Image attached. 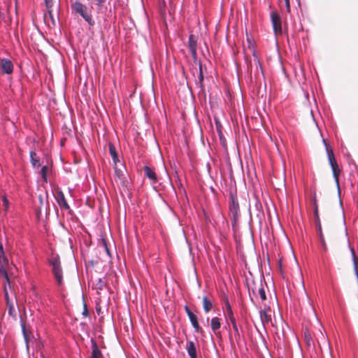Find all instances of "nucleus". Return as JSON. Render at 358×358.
<instances>
[{
  "mask_svg": "<svg viewBox=\"0 0 358 358\" xmlns=\"http://www.w3.org/2000/svg\"><path fill=\"white\" fill-rule=\"evenodd\" d=\"M48 263L51 266V271L56 281V284L59 287L64 285V273L62 267L59 256L52 254L48 258Z\"/></svg>",
  "mask_w": 358,
  "mask_h": 358,
  "instance_id": "obj_1",
  "label": "nucleus"
},
{
  "mask_svg": "<svg viewBox=\"0 0 358 358\" xmlns=\"http://www.w3.org/2000/svg\"><path fill=\"white\" fill-rule=\"evenodd\" d=\"M71 8L73 13L81 16L90 26L94 24V20L92 17V10L85 4L80 1H76L71 4Z\"/></svg>",
  "mask_w": 358,
  "mask_h": 358,
  "instance_id": "obj_2",
  "label": "nucleus"
},
{
  "mask_svg": "<svg viewBox=\"0 0 358 358\" xmlns=\"http://www.w3.org/2000/svg\"><path fill=\"white\" fill-rule=\"evenodd\" d=\"M322 141L326 148L328 160H329V164L331 166V168L332 169L334 178H335V180H336L338 187H339L338 176L340 174V169H339L337 162L335 159L332 149L329 148V146L328 145L325 139H323Z\"/></svg>",
  "mask_w": 358,
  "mask_h": 358,
  "instance_id": "obj_3",
  "label": "nucleus"
},
{
  "mask_svg": "<svg viewBox=\"0 0 358 358\" xmlns=\"http://www.w3.org/2000/svg\"><path fill=\"white\" fill-rule=\"evenodd\" d=\"M271 19L275 34H280L282 33V27L280 15L276 12H271Z\"/></svg>",
  "mask_w": 358,
  "mask_h": 358,
  "instance_id": "obj_4",
  "label": "nucleus"
},
{
  "mask_svg": "<svg viewBox=\"0 0 358 358\" xmlns=\"http://www.w3.org/2000/svg\"><path fill=\"white\" fill-rule=\"evenodd\" d=\"M229 213L234 220H236L239 215V205L237 198L231 196V203L229 205Z\"/></svg>",
  "mask_w": 358,
  "mask_h": 358,
  "instance_id": "obj_5",
  "label": "nucleus"
},
{
  "mask_svg": "<svg viewBox=\"0 0 358 358\" xmlns=\"http://www.w3.org/2000/svg\"><path fill=\"white\" fill-rule=\"evenodd\" d=\"M0 67L3 74H11L13 73V64L9 59H0Z\"/></svg>",
  "mask_w": 358,
  "mask_h": 358,
  "instance_id": "obj_6",
  "label": "nucleus"
},
{
  "mask_svg": "<svg viewBox=\"0 0 358 358\" xmlns=\"http://www.w3.org/2000/svg\"><path fill=\"white\" fill-rule=\"evenodd\" d=\"M259 317L264 325L268 324L271 322V313L270 308L259 310Z\"/></svg>",
  "mask_w": 358,
  "mask_h": 358,
  "instance_id": "obj_7",
  "label": "nucleus"
},
{
  "mask_svg": "<svg viewBox=\"0 0 358 358\" xmlns=\"http://www.w3.org/2000/svg\"><path fill=\"white\" fill-rule=\"evenodd\" d=\"M4 296L6 301V305L8 308V314L12 315L15 312L14 300L10 298L6 286L4 287Z\"/></svg>",
  "mask_w": 358,
  "mask_h": 358,
  "instance_id": "obj_8",
  "label": "nucleus"
},
{
  "mask_svg": "<svg viewBox=\"0 0 358 358\" xmlns=\"http://www.w3.org/2000/svg\"><path fill=\"white\" fill-rule=\"evenodd\" d=\"M188 48L194 59L196 58V40L193 35L189 36Z\"/></svg>",
  "mask_w": 358,
  "mask_h": 358,
  "instance_id": "obj_9",
  "label": "nucleus"
},
{
  "mask_svg": "<svg viewBox=\"0 0 358 358\" xmlns=\"http://www.w3.org/2000/svg\"><path fill=\"white\" fill-rule=\"evenodd\" d=\"M221 323L217 317H214L210 320V327L215 335L220 336V332L218 330L220 329Z\"/></svg>",
  "mask_w": 358,
  "mask_h": 358,
  "instance_id": "obj_10",
  "label": "nucleus"
},
{
  "mask_svg": "<svg viewBox=\"0 0 358 358\" xmlns=\"http://www.w3.org/2000/svg\"><path fill=\"white\" fill-rule=\"evenodd\" d=\"M187 350L190 358L197 357L196 346L193 341H189L187 343Z\"/></svg>",
  "mask_w": 358,
  "mask_h": 358,
  "instance_id": "obj_11",
  "label": "nucleus"
},
{
  "mask_svg": "<svg viewBox=\"0 0 358 358\" xmlns=\"http://www.w3.org/2000/svg\"><path fill=\"white\" fill-rule=\"evenodd\" d=\"M189 319L190 320V322L193 327V328L194 329V331L195 332H199L201 331V327L199 326V324L198 322V320H197V317L195 314H192L191 315H189Z\"/></svg>",
  "mask_w": 358,
  "mask_h": 358,
  "instance_id": "obj_12",
  "label": "nucleus"
},
{
  "mask_svg": "<svg viewBox=\"0 0 358 358\" xmlns=\"http://www.w3.org/2000/svg\"><path fill=\"white\" fill-rule=\"evenodd\" d=\"M92 358H103L96 342L92 341Z\"/></svg>",
  "mask_w": 358,
  "mask_h": 358,
  "instance_id": "obj_13",
  "label": "nucleus"
},
{
  "mask_svg": "<svg viewBox=\"0 0 358 358\" xmlns=\"http://www.w3.org/2000/svg\"><path fill=\"white\" fill-rule=\"evenodd\" d=\"M144 171H145V174L150 180H151L154 182H155L157 181V176H156L155 171L152 169L150 168L149 166H145L144 168Z\"/></svg>",
  "mask_w": 358,
  "mask_h": 358,
  "instance_id": "obj_14",
  "label": "nucleus"
},
{
  "mask_svg": "<svg viewBox=\"0 0 358 358\" xmlns=\"http://www.w3.org/2000/svg\"><path fill=\"white\" fill-rule=\"evenodd\" d=\"M106 285L105 281L101 279V278H95L92 282V287L93 288L101 290L104 286Z\"/></svg>",
  "mask_w": 358,
  "mask_h": 358,
  "instance_id": "obj_15",
  "label": "nucleus"
},
{
  "mask_svg": "<svg viewBox=\"0 0 358 358\" xmlns=\"http://www.w3.org/2000/svg\"><path fill=\"white\" fill-rule=\"evenodd\" d=\"M202 301L203 310L206 313H208L213 308V303L206 296L203 297Z\"/></svg>",
  "mask_w": 358,
  "mask_h": 358,
  "instance_id": "obj_16",
  "label": "nucleus"
},
{
  "mask_svg": "<svg viewBox=\"0 0 358 358\" xmlns=\"http://www.w3.org/2000/svg\"><path fill=\"white\" fill-rule=\"evenodd\" d=\"M108 147H109V152L113 159V163L115 164V165H117V163L119 162V159H118L116 150H115V147L112 143H110Z\"/></svg>",
  "mask_w": 358,
  "mask_h": 358,
  "instance_id": "obj_17",
  "label": "nucleus"
},
{
  "mask_svg": "<svg viewBox=\"0 0 358 358\" xmlns=\"http://www.w3.org/2000/svg\"><path fill=\"white\" fill-rule=\"evenodd\" d=\"M31 162L34 167H38L40 166V159L34 151L30 152Z\"/></svg>",
  "mask_w": 358,
  "mask_h": 358,
  "instance_id": "obj_18",
  "label": "nucleus"
},
{
  "mask_svg": "<svg viewBox=\"0 0 358 358\" xmlns=\"http://www.w3.org/2000/svg\"><path fill=\"white\" fill-rule=\"evenodd\" d=\"M58 203L60 205V206H62L63 208L66 209V210H68L69 209V206L64 197V194L62 192H59V201H58Z\"/></svg>",
  "mask_w": 358,
  "mask_h": 358,
  "instance_id": "obj_19",
  "label": "nucleus"
},
{
  "mask_svg": "<svg viewBox=\"0 0 358 358\" xmlns=\"http://www.w3.org/2000/svg\"><path fill=\"white\" fill-rule=\"evenodd\" d=\"M7 266H0V277L5 280V282L10 285L9 278L6 271Z\"/></svg>",
  "mask_w": 358,
  "mask_h": 358,
  "instance_id": "obj_20",
  "label": "nucleus"
},
{
  "mask_svg": "<svg viewBox=\"0 0 358 358\" xmlns=\"http://www.w3.org/2000/svg\"><path fill=\"white\" fill-rule=\"evenodd\" d=\"M317 343H318L320 346H321V345L322 343L324 345H327V347L328 348H329V342L327 341V338H326V336L323 334V333L322 331H320V334L317 337Z\"/></svg>",
  "mask_w": 358,
  "mask_h": 358,
  "instance_id": "obj_21",
  "label": "nucleus"
},
{
  "mask_svg": "<svg viewBox=\"0 0 358 358\" xmlns=\"http://www.w3.org/2000/svg\"><path fill=\"white\" fill-rule=\"evenodd\" d=\"M229 320L231 322L233 329L234 331V334L236 336H240V332L238 328V326L236 324V319L234 317L229 318Z\"/></svg>",
  "mask_w": 358,
  "mask_h": 358,
  "instance_id": "obj_22",
  "label": "nucleus"
},
{
  "mask_svg": "<svg viewBox=\"0 0 358 358\" xmlns=\"http://www.w3.org/2000/svg\"><path fill=\"white\" fill-rule=\"evenodd\" d=\"M226 310H227L228 319L234 317L231 307L228 301L226 302Z\"/></svg>",
  "mask_w": 358,
  "mask_h": 358,
  "instance_id": "obj_23",
  "label": "nucleus"
},
{
  "mask_svg": "<svg viewBox=\"0 0 358 358\" xmlns=\"http://www.w3.org/2000/svg\"><path fill=\"white\" fill-rule=\"evenodd\" d=\"M8 260L5 255V253L0 254V266H7Z\"/></svg>",
  "mask_w": 358,
  "mask_h": 358,
  "instance_id": "obj_24",
  "label": "nucleus"
},
{
  "mask_svg": "<svg viewBox=\"0 0 358 358\" xmlns=\"http://www.w3.org/2000/svg\"><path fill=\"white\" fill-rule=\"evenodd\" d=\"M2 203H3V208H4V211L7 212L8 208H9V204L10 203H9V201L7 199L6 196H3L2 197Z\"/></svg>",
  "mask_w": 358,
  "mask_h": 358,
  "instance_id": "obj_25",
  "label": "nucleus"
},
{
  "mask_svg": "<svg viewBox=\"0 0 358 358\" xmlns=\"http://www.w3.org/2000/svg\"><path fill=\"white\" fill-rule=\"evenodd\" d=\"M314 215H315V220H320L319 213H318V206H317V204L315 200L314 201Z\"/></svg>",
  "mask_w": 358,
  "mask_h": 358,
  "instance_id": "obj_26",
  "label": "nucleus"
},
{
  "mask_svg": "<svg viewBox=\"0 0 358 358\" xmlns=\"http://www.w3.org/2000/svg\"><path fill=\"white\" fill-rule=\"evenodd\" d=\"M259 294L260 296V298L262 299V301H264L266 299V293H265V291H264V289L263 287H260L259 289Z\"/></svg>",
  "mask_w": 358,
  "mask_h": 358,
  "instance_id": "obj_27",
  "label": "nucleus"
},
{
  "mask_svg": "<svg viewBox=\"0 0 358 358\" xmlns=\"http://www.w3.org/2000/svg\"><path fill=\"white\" fill-rule=\"evenodd\" d=\"M315 224H316V227L318 231L319 238H320V234H323L322 231V226H321L320 220H315Z\"/></svg>",
  "mask_w": 358,
  "mask_h": 358,
  "instance_id": "obj_28",
  "label": "nucleus"
},
{
  "mask_svg": "<svg viewBox=\"0 0 358 358\" xmlns=\"http://www.w3.org/2000/svg\"><path fill=\"white\" fill-rule=\"evenodd\" d=\"M47 171H48V168L46 166H43L41 168V173L42 177L44 179V180H46Z\"/></svg>",
  "mask_w": 358,
  "mask_h": 358,
  "instance_id": "obj_29",
  "label": "nucleus"
},
{
  "mask_svg": "<svg viewBox=\"0 0 358 358\" xmlns=\"http://www.w3.org/2000/svg\"><path fill=\"white\" fill-rule=\"evenodd\" d=\"M320 243L322 244V246L324 250H327V245H326V243H325L323 234H320Z\"/></svg>",
  "mask_w": 358,
  "mask_h": 358,
  "instance_id": "obj_30",
  "label": "nucleus"
},
{
  "mask_svg": "<svg viewBox=\"0 0 358 358\" xmlns=\"http://www.w3.org/2000/svg\"><path fill=\"white\" fill-rule=\"evenodd\" d=\"M45 1V5H46V7L48 8H50L53 5V0H44Z\"/></svg>",
  "mask_w": 358,
  "mask_h": 358,
  "instance_id": "obj_31",
  "label": "nucleus"
},
{
  "mask_svg": "<svg viewBox=\"0 0 358 358\" xmlns=\"http://www.w3.org/2000/svg\"><path fill=\"white\" fill-rule=\"evenodd\" d=\"M199 80L200 83H202V81L203 80V76L202 74L201 66L199 67Z\"/></svg>",
  "mask_w": 358,
  "mask_h": 358,
  "instance_id": "obj_32",
  "label": "nucleus"
},
{
  "mask_svg": "<svg viewBox=\"0 0 358 358\" xmlns=\"http://www.w3.org/2000/svg\"><path fill=\"white\" fill-rule=\"evenodd\" d=\"M185 313H187V315H188V317L189 315H191L192 314H193V313L191 311V310L187 306H185Z\"/></svg>",
  "mask_w": 358,
  "mask_h": 358,
  "instance_id": "obj_33",
  "label": "nucleus"
},
{
  "mask_svg": "<svg viewBox=\"0 0 358 358\" xmlns=\"http://www.w3.org/2000/svg\"><path fill=\"white\" fill-rule=\"evenodd\" d=\"M287 12L290 11L289 0H284Z\"/></svg>",
  "mask_w": 358,
  "mask_h": 358,
  "instance_id": "obj_34",
  "label": "nucleus"
},
{
  "mask_svg": "<svg viewBox=\"0 0 358 358\" xmlns=\"http://www.w3.org/2000/svg\"><path fill=\"white\" fill-rule=\"evenodd\" d=\"M103 246H104V248H105V250H106V253H107L108 255H110V251H109V250H108V247H107V245H106V241H105L104 240L103 241Z\"/></svg>",
  "mask_w": 358,
  "mask_h": 358,
  "instance_id": "obj_35",
  "label": "nucleus"
},
{
  "mask_svg": "<svg viewBox=\"0 0 358 358\" xmlns=\"http://www.w3.org/2000/svg\"><path fill=\"white\" fill-rule=\"evenodd\" d=\"M255 207L257 209H258L259 210V209L261 208V203L259 201H257L255 203Z\"/></svg>",
  "mask_w": 358,
  "mask_h": 358,
  "instance_id": "obj_36",
  "label": "nucleus"
},
{
  "mask_svg": "<svg viewBox=\"0 0 358 358\" xmlns=\"http://www.w3.org/2000/svg\"><path fill=\"white\" fill-rule=\"evenodd\" d=\"M2 253H4V251H3V245L1 243H0V254Z\"/></svg>",
  "mask_w": 358,
  "mask_h": 358,
  "instance_id": "obj_37",
  "label": "nucleus"
},
{
  "mask_svg": "<svg viewBox=\"0 0 358 358\" xmlns=\"http://www.w3.org/2000/svg\"><path fill=\"white\" fill-rule=\"evenodd\" d=\"M97 1V3L99 5H101L103 3V0H96Z\"/></svg>",
  "mask_w": 358,
  "mask_h": 358,
  "instance_id": "obj_38",
  "label": "nucleus"
},
{
  "mask_svg": "<svg viewBox=\"0 0 358 358\" xmlns=\"http://www.w3.org/2000/svg\"><path fill=\"white\" fill-rule=\"evenodd\" d=\"M22 331H23L24 334H25V327L24 325H22Z\"/></svg>",
  "mask_w": 358,
  "mask_h": 358,
  "instance_id": "obj_39",
  "label": "nucleus"
}]
</instances>
